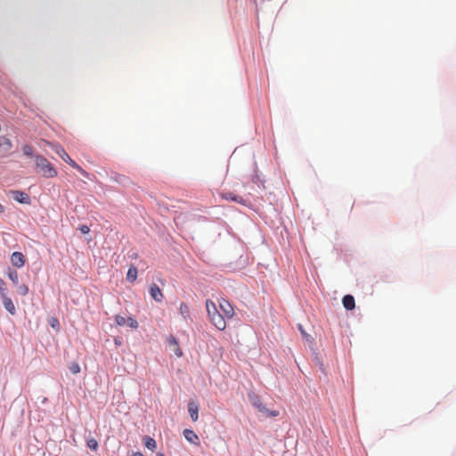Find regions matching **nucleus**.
<instances>
[{"instance_id":"nucleus-27","label":"nucleus","mask_w":456,"mask_h":456,"mask_svg":"<svg viewBox=\"0 0 456 456\" xmlns=\"http://www.w3.org/2000/svg\"><path fill=\"white\" fill-rule=\"evenodd\" d=\"M77 170H78L84 176L88 177L89 174L84 170L79 165L78 167H75Z\"/></svg>"},{"instance_id":"nucleus-10","label":"nucleus","mask_w":456,"mask_h":456,"mask_svg":"<svg viewBox=\"0 0 456 456\" xmlns=\"http://www.w3.org/2000/svg\"><path fill=\"white\" fill-rule=\"evenodd\" d=\"M188 411L192 421H197L199 419V404L193 401L188 403Z\"/></svg>"},{"instance_id":"nucleus-12","label":"nucleus","mask_w":456,"mask_h":456,"mask_svg":"<svg viewBox=\"0 0 456 456\" xmlns=\"http://www.w3.org/2000/svg\"><path fill=\"white\" fill-rule=\"evenodd\" d=\"M342 303L346 310H353L355 307L354 297L351 295H346L342 299Z\"/></svg>"},{"instance_id":"nucleus-18","label":"nucleus","mask_w":456,"mask_h":456,"mask_svg":"<svg viewBox=\"0 0 456 456\" xmlns=\"http://www.w3.org/2000/svg\"><path fill=\"white\" fill-rule=\"evenodd\" d=\"M17 293L20 296H26L28 293V287L26 284H20L17 288Z\"/></svg>"},{"instance_id":"nucleus-6","label":"nucleus","mask_w":456,"mask_h":456,"mask_svg":"<svg viewBox=\"0 0 456 456\" xmlns=\"http://www.w3.org/2000/svg\"><path fill=\"white\" fill-rule=\"evenodd\" d=\"M167 343L171 350H173L177 357L183 356V351L179 346L177 339L174 336H169Z\"/></svg>"},{"instance_id":"nucleus-32","label":"nucleus","mask_w":456,"mask_h":456,"mask_svg":"<svg viewBox=\"0 0 456 456\" xmlns=\"http://www.w3.org/2000/svg\"><path fill=\"white\" fill-rule=\"evenodd\" d=\"M132 456H143V454L141 452H134Z\"/></svg>"},{"instance_id":"nucleus-19","label":"nucleus","mask_w":456,"mask_h":456,"mask_svg":"<svg viewBox=\"0 0 456 456\" xmlns=\"http://www.w3.org/2000/svg\"><path fill=\"white\" fill-rule=\"evenodd\" d=\"M69 370H70L71 373L73 374H77L80 372L81 369H80V365L77 363V362H71L69 366Z\"/></svg>"},{"instance_id":"nucleus-13","label":"nucleus","mask_w":456,"mask_h":456,"mask_svg":"<svg viewBox=\"0 0 456 456\" xmlns=\"http://www.w3.org/2000/svg\"><path fill=\"white\" fill-rule=\"evenodd\" d=\"M222 198L227 200H232L235 202H239L240 204H244V200L242 197L234 195L232 192H224L222 193Z\"/></svg>"},{"instance_id":"nucleus-34","label":"nucleus","mask_w":456,"mask_h":456,"mask_svg":"<svg viewBox=\"0 0 456 456\" xmlns=\"http://www.w3.org/2000/svg\"><path fill=\"white\" fill-rule=\"evenodd\" d=\"M158 456H165L163 453H159Z\"/></svg>"},{"instance_id":"nucleus-14","label":"nucleus","mask_w":456,"mask_h":456,"mask_svg":"<svg viewBox=\"0 0 456 456\" xmlns=\"http://www.w3.org/2000/svg\"><path fill=\"white\" fill-rule=\"evenodd\" d=\"M179 313L183 320L191 319L190 309L187 304L182 302L179 306Z\"/></svg>"},{"instance_id":"nucleus-24","label":"nucleus","mask_w":456,"mask_h":456,"mask_svg":"<svg viewBox=\"0 0 456 456\" xmlns=\"http://www.w3.org/2000/svg\"><path fill=\"white\" fill-rule=\"evenodd\" d=\"M22 151L26 156H32L33 155V148L30 145H24L22 147Z\"/></svg>"},{"instance_id":"nucleus-7","label":"nucleus","mask_w":456,"mask_h":456,"mask_svg":"<svg viewBox=\"0 0 456 456\" xmlns=\"http://www.w3.org/2000/svg\"><path fill=\"white\" fill-rule=\"evenodd\" d=\"M183 434L188 442L195 445H200V438L193 430L186 428L183 430Z\"/></svg>"},{"instance_id":"nucleus-20","label":"nucleus","mask_w":456,"mask_h":456,"mask_svg":"<svg viewBox=\"0 0 456 456\" xmlns=\"http://www.w3.org/2000/svg\"><path fill=\"white\" fill-rule=\"evenodd\" d=\"M0 295L1 298L4 296H8L6 283L2 279H0Z\"/></svg>"},{"instance_id":"nucleus-26","label":"nucleus","mask_w":456,"mask_h":456,"mask_svg":"<svg viewBox=\"0 0 456 456\" xmlns=\"http://www.w3.org/2000/svg\"><path fill=\"white\" fill-rule=\"evenodd\" d=\"M253 405L256 407L260 411H265V408L258 401L254 402Z\"/></svg>"},{"instance_id":"nucleus-3","label":"nucleus","mask_w":456,"mask_h":456,"mask_svg":"<svg viewBox=\"0 0 456 456\" xmlns=\"http://www.w3.org/2000/svg\"><path fill=\"white\" fill-rule=\"evenodd\" d=\"M218 304H219V307H220L221 311L224 314L223 316L224 317V319L225 318L232 319L234 316L235 313H234L233 306L228 300H226L225 298H221L218 301Z\"/></svg>"},{"instance_id":"nucleus-16","label":"nucleus","mask_w":456,"mask_h":456,"mask_svg":"<svg viewBox=\"0 0 456 456\" xmlns=\"http://www.w3.org/2000/svg\"><path fill=\"white\" fill-rule=\"evenodd\" d=\"M144 444L151 451H154L157 448L156 441L153 438L150 437V436H145L144 437Z\"/></svg>"},{"instance_id":"nucleus-4","label":"nucleus","mask_w":456,"mask_h":456,"mask_svg":"<svg viewBox=\"0 0 456 456\" xmlns=\"http://www.w3.org/2000/svg\"><path fill=\"white\" fill-rule=\"evenodd\" d=\"M55 152L61 158L62 160L70 165L72 167H78V165L70 159L69 154L61 146H57L55 148Z\"/></svg>"},{"instance_id":"nucleus-21","label":"nucleus","mask_w":456,"mask_h":456,"mask_svg":"<svg viewBox=\"0 0 456 456\" xmlns=\"http://www.w3.org/2000/svg\"><path fill=\"white\" fill-rule=\"evenodd\" d=\"M126 324H127L130 328L133 329L138 328V322L134 317H128L126 319Z\"/></svg>"},{"instance_id":"nucleus-15","label":"nucleus","mask_w":456,"mask_h":456,"mask_svg":"<svg viewBox=\"0 0 456 456\" xmlns=\"http://www.w3.org/2000/svg\"><path fill=\"white\" fill-rule=\"evenodd\" d=\"M137 268L135 266H131L126 273V278L129 281L133 282L137 278Z\"/></svg>"},{"instance_id":"nucleus-23","label":"nucleus","mask_w":456,"mask_h":456,"mask_svg":"<svg viewBox=\"0 0 456 456\" xmlns=\"http://www.w3.org/2000/svg\"><path fill=\"white\" fill-rule=\"evenodd\" d=\"M115 322L118 326H124V325H126V319L121 315H116Z\"/></svg>"},{"instance_id":"nucleus-2","label":"nucleus","mask_w":456,"mask_h":456,"mask_svg":"<svg viewBox=\"0 0 456 456\" xmlns=\"http://www.w3.org/2000/svg\"><path fill=\"white\" fill-rule=\"evenodd\" d=\"M35 161L37 173H40L46 178H53L57 176V170L47 159L41 155H37L35 157Z\"/></svg>"},{"instance_id":"nucleus-28","label":"nucleus","mask_w":456,"mask_h":456,"mask_svg":"<svg viewBox=\"0 0 456 456\" xmlns=\"http://www.w3.org/2000/svg\"><path fill=\"white\" fill-rule=\"evenodd\" d=\"M80 230H81V232H82L83 233H88V232H89V231H90L89 227H88L87 225H83V226L80 228Z\"/></svg>"},{"instance_id":"nucleus-30","label":"nucleus","mask_w":456,"mask_h":456,"mask_svg":"<svg viewBox=\"0 0 456 456\" xmlns=\"http://www.w3.org/2000/svg\"><path fill=\"white\" fill-rule=\"evenodd\" d=\"M58 325H59V322H58L57 319H53V322H52V323H51V326H52L53 328H55V327H56V326H58Z\"/></svg>"},{"instance_id":"nucleus-11","label":"nucleus","mask_w":456,"mask_h":456,"mask_svg":"<svg viewBox=\"0 0 456 456\" xmlns=\"http://www.w3.org/2000/svg\"><path fill=\"white\" fill-rule=\"evenodd\" d=\"M2 301L5 310L8 311L12 315H14L16 314V307L12 299L8 296H4L2 297Z\"/></svg>"},{"instance_id":"nucleus-1","label":"nucleus","mask_w":456,"mask_h":456,"mask_svg":"<svg viewBox=\"0 0 456 456\" xmlns=\"http://www.w3.org/2000/svg\"><path fill=\"white\" fill-rule=\"evenodd\" d=\"M206 310L210 322L219 330H224L226 328L225 319L218 312L216 304L212 300H206Z\"/></svg>"},{"instance_id":"nucleus-17","label":"nucleus","mask_w":456,"mask_h":456,"mask_svg":"<svg viewBox=\"0 0 456 456\" xmlns=\"http://www.w3.org/2000/svg\"><path fill=\"white\" fill-rule=\"evenodd\" d=\"M8 277L12 281V283L14 285H18V283H19V274H18V273L16 271L10 270L8 272Z\"/></svg>"},{"instance_id":"nucleus-33","label":"nucleus","mask_w":456,"mask_h":456,"mask_svg":"<svg viewBox=\"0 0 456 456\" xmlns=\"http://www.w3.org/2000/svg\"><path fill=\"white\" fill-rule=\"evenodd\" d=\"M4 211V207L0 204V213H3Z\"/></svg>"},{"instance_id":"nucleus-22","label":"nucleus","mask_w":456,"mask_h":456,"mask_svg":"<svg viewBox=\"0 0 456 456\" xmlns=\"http://www.w3.org/2000/svg\"><path fill=\"white\" fill-rule=\"evenodd\" d=\"M87 446L91 450H93V451H97V449H98V442L94 438H90L87 441Z\"/></svg>"},{"instance_id":"nucleus-5","label":"nucleus","mask_w":456,"mask_h":456,"mask_svg":"<svg viewBox=\"0 0 456 456\" xmlns=\"http://www.w3.org/2000/svg\"><path fill=\"white\" fill-rule=\"evenodd\" d=\"M11 263L16 267H22L25 265V256L21 252H13L11 256Z\"/></svg>"},{"instance_id":"nucleus-31","label":"nucleus","mask_w":456,"mask_h":456,"mask_svg":"<svg viewBox=\"0 0 456 456\" xmlns=\"http://www.w3.org/2000/svg\"><path fill=\"white\" fill-rule=\"evenodd\" d=\"M4 143L7 145V147H8V148H11V147H12V142H11V141H10L9 139H6V140L4 141Z\"/></svg>"},{"instance_id":"nucleus-29","label":"nucleus","mask_w":456,"mask_h":456,"mask_svg":"<svg viewBox=\"0 0 456 456\" xmlns=\"http://www.w3.org/2000/svg\"><path fill=\"white\" fill-rule=\"evenodd\" d=\"M299 330H300L301 334L303 335V337H304V338H305L306 339H308V338H310V336H309V335H307V334L305 332V330L302 329V326H301V325H299Z\"/></svg>"},{"instance_id":"nucleus-9","label":"nucleus","mask_w":456,"mask_h":456,"mask_svg":"<svg viewBox=\"0 0 456 456\" xmlns=\"http://www.w3.org/2000/svg\"><path fill=\"white\" fill-rule=\"evenodd\" d=\"M12 194L15 200L22 204H30V198L28 194L20 191H12Z\"/></svg>"},{"instance_id":"nucleus-8","label":"nucleus","mask_w":456,"mask_h":456,"mask_svg":"<svg viewBox=\"0 0 456 456\" xmlns=\"http://www.w3.org/2000/svg\"><path fill=\"white\" fill-rule=\"evenodd\" d=\"M150 295L157 302H161L164 297L161 289L155 283L151 284V286L150 288Z\"/></svg>"},{"instance_id":"nucleus-25","label":"nucleus","mask_w":456,"mask_h":456,"mask_svg":"<svg viewBox=\"0 0 456 456\" xmlns=\"http://www.w3.org/2000/svg\"><path fill=\"white\" fill-rule=\"evenodd\" d=\"M264 411L266 412L271 417H277L279 415V411H269V410L265 409V411Z\"/></svg>"}]
</instances>
